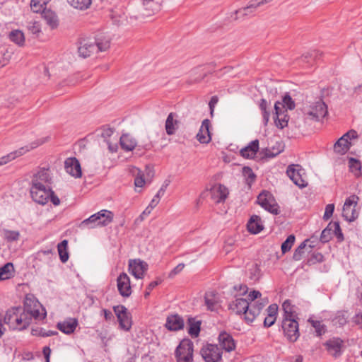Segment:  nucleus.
<instances>
[{"label": "nucleus", "mask_w": 362, "mask_h": 362, "mask_svg": "<svg viewBox=\"0 0 362 362\" xmlns=\"http://www.w3.org/2000/svg\"><path fill=\"white\" fill-rule=\"evenodd\" d=\"M110 46V37L105 33H99L94 37L81 40L78 52L81 57L86 58L90 57L91 54L106 51Z\"/></svg>", "instance_id": "1"}, {"label": "nucleus", "mask_w": 362, "mask_h": 362, "mask_svg": "<svg viewBox=\"0 0 362 362\" xmlns=\"http://www.w3.org/2000/svg\"><path fill=\"white\" fill-rule=\"evenodd\" d=\"M264 303H255L250 305L247 300L243 298H236L228 305L229 309L238 315H244L247 323L252 322L264 307Z\"/></svg>", "instance_id": "2"}, {"label": "nucleus", "mask_w": 362, "mask_h": 362, "mask_svg": "<svg viewBox=\"0 0 362 362\" xmlns=\"http://www.w3.org/2000/svg\"><path fill=\"white\" fill-rule=\"evenodd\" d=\"M29 314L25 313V308L21 306L13 307L7 310L4 316V324L10 329L23 330L29 326Z\"/></svg>", "instance_id": "3"}, {"label": "nucleus", "mask_w": 362, "mask_h": 362, "mask_svg": "<svg viewBox=\"0 0 362 362\" xmlns=\"http://www.w3.org/2000/svg\"><path fill=\"white\" fill-rule=\"evenodd\" d=\"M113 220V214L108 210H101L99 212L91 215L89 218L83 220L81 228H94L98 226H106Z\"/></svg>", "instance_id": "4"}, {"label": "nucleus", "mask_w": 362, "mask_h": 362, "mask_svg": "<svg viewBox=\"0 0 362 362\" xmlns=\"http://www.w3.org/2000/svg\"><path fill=\"white\" fill-rule=\"evenodd\" d=\"M303 113L305 119L317 122L327 115V107L322 100L319 99L310 105L304 107Z\"/></svg>", "instance_id": "5"}, {"label": "nucleus", "mask_w": 362, "mask_h": 362, "mask_svg": "<svg viewBox=\"0 0 362 362\" xmlns=\"http://www.w3.org/2000/svg\"><path fill=\"white\" fill-rule=\"evenodd\" d=\"M194 344L189 339L180 341L175 351L177 362H193Z\"/></svg>", "instance_id": "6"}, {"label": "nucleus", "mask_w": 362, "mask_h": 362, "mask_svg": "<svg viewBox=\"0 0 362 362\" xmlns=\"http://www.w3.org/2000/svg\"><path fill=\"white\" fill-rule=\"evenodd\" d=\"M47 138H42L37 139L33 142H32L30 144L25 146L23 147H21L18 148L16 151H14L13 152L9 153L8 154L0 158V166H2L4 165L7 164L8 163L11 162V160L16 159L18 157H20L25 154V153L30 151L32 149H34L37 148V146L43 144L47 141Z\"/></svg>", "instance_id": "7"}, {"label": "nucleus", "mask_w": 362, "mask_h": 362, "mask_svg": "<svg viewBox=\"0 0 362 362\" xmlns=\"http://www.w3.org/2000/svg\"><path fill=\"white\" fill-rule=\"evenodd\" d=\"M257 203L272 214H279V206L272 194L268 191L262 192L257 197Z\"/></svg>", "instance_id": "8"}, {"label": "nucleus", "mask_w": 362, "mask_h": 362, "mask_svg": "<svg viewBox=\"0 0 362 362\" xmlns=\"http://www.w3.org/2000/svg\"><path fill=\"white\" fill-rule=\"evenodd\" d=\"M359 200L356 195H351L346 199L342 209V216L345 220L351 222L355 221L358 216V211L356 207Z\"/></svg>", "instance_id": "9"}, {"label": "nucleus", "mask_w": 362, "mask_h": 362, "mask_svg": "<svg viewBox=\"0 0 362 362\" xmlns=\"http://www.w3.org/2000/svg\"><path fill=\"white\" fill-rule=\"evenodd\" d=\"M282 329L285 337L291 342L297 341L300 336L298 322L296 319L283 318Z\"/></svg>", "instance_id": "10"}, {"label": "nucleus", "mask_w": 362, "mask_h": 362, "mask_svg": "<svg viewBox=\"0 0 362 362\" xmlns=\"http://www.w3.org/2000/svg\"><path fill=\"white\" fill-rule=\"evenodd\" d=\"M30 191L33 201L42 205L48 202L49 197L52 194L49 186H31Z\"/></svg>", "instance_id": "11"}, {"label": "nucleus", "mask_w": 362, "mask_h": 362, "mask_svg": "<svg viewBox=\"0 0 362 362\" xmlns=\"http://www.w3.org/2000/svg\"><path fill=\"white\" fill-rule=\"evenodd\" d=\"M200 354L205 362H218L222 358V351L217 345L206 344L200 350Z\"/></svg>", "instance_id": "12"}, {"label": "nucleus", "mask_w": 362, "mask_h": 362, "mask_svg": "<svg viewBox=\"0 0 362 362\" xmlns=\"http://www.w3.org/2000/svg\"><path fill=\"white\" fill-rule=\"evenodd\" d=\"M286 174L293 182L300 188H303L307 185L306 181L303 178V175L305 174L304 170L300 165H289L287 167Z\"/></svg>", "instance_id": "13"}, {"label": "nucleus", "mask_w": 362, "mask_h": 362, "mask_svg": "<svg viewBox=\"0 0 362 362\" xmlns=\"http://www.w3.org/2000/svg\"><path fill=\"white\" fill-rule=\"evenodd\" d=\"M113 310L119 321L120 328L129 331L132 327V320L127 309L124 305H119L114 306Z\"/></svg>", "instance_id": "14"}, {"label": "nucleus", "mask_w": 362, "mask_h": 362, "mask_svg": "<svg viewBox=\"0 0 362 362\" xmlns=\"http://www.w3.org/2000/svg\"><path fill=\"white\" fill-rule=\"evenodd\" d=\"M260 6H262L258 0H251L249 1L247 6L236 10L231 15V18L234 20H238L248 16H252Z\"/></svg>", "instance_id": "15"}, {"label": "nucleus", "mask_w": 362, "mask_h": 362, "mask_svg": "<svg viewBox=\"0 0 362 362\" xmlns=\"http://www.w3.org/2000/svg\"><path fill=\"white\" fill-rule=\"evenodd\" d=\"M52 183V177L48 168H40L33 176L31 186H49Z\"/></svg>", "instance_id": "16"}, {"label": "nucleus", "mask_w": 362, "mask_h": 362, "mask_svg": "<svg viewBox=\"0 0 362 362\" xmlns=\"http://www.w3.org/2000/svg\"><path fill=\"white\" fill-rule=\"evenodd\" d=\"M148 269V264L139 259H129V270L136 279H142L145 272Z\"/></svg>", "instance_id": "17"}, {"label": "nucleus", "mask_w": 362, "mask_h": 362, "mask_svg": "<svg viewBox=\"0 0 362 362\" xmlns=\"http://www.w3.org/2000/svg\"><path fill=\"white\" fill-rule=\"evenodd\" d=\"M327 352L332 356L337 358L341 355L343 341L339 338H332L325 344Z\"/></svg>", "instance_id": "18"}, {"label": "nucleus", "mask_w": 362, "mask_h": 362, "mask_svg": "<svg viewBox=\"0 0 362 362\" xmlns=\"http://www.w3.org/2000/svg\"><path fill=\"white\" fill-rule=\"evenodd\" d=\"M117 288L119 294L123 297H129L132 293L130 279L126 273H122L117 279Z\"/></svg>", "instance_id": "19"}, {"label": "nucleus", "mask_w": 362, "mask_h": 362, "mask_svg": "<svg viewBox=\"0 0 362 362\" xmlns=\"http://www.w3.org/2000/svg\"><path fill=\"white\" fill-rule=\"evenodd\" d=\"M66 172L75 177H81V168L79 161L76 158H69L64 162Z\"/></svg>", "instance_id": "20"}, {"label": "nucleus", "mask_w": 362, "mask_h": 362, "mask_svg": "<svg viewBox=\"0 0 362 362\" xmlns=\"http://www.w3.org/2000/svg\"><path fill=\"white\" fill-rule=\"evenodd\" d=\"M29 302L30 303L31 300H29L28 298H26L24 304L25 308V313H28L30 316L29 317V325H30L32 322V319L34 318L35 320H41L45 318L46 317V312L42 309V311H44L42 313H40L38 308H36L38 305H37V303H35L34 304V308L33 309L31 308V305L29 304Z\"/></svg>", "instance_id": "21"}, {"label": "nucleus", "mask_w": 362, "mask_h": 362, "mask_svg": "<svg viewBox=\"0 0 362 362\" xmlns=\"http://www.w3.org/2000/svg\"><path fill=\"white\" fill-rule=\"evenodd\" d=\"M211 199L216 203L224 202L228 194V189L223 185H214L210 190Z\"/></svg>", "instance_id": "22"}, {"label": "nucleus", "mask_w": 362, "mask_h": 362, "mask_svg": "<svg viewBox=\"0 0 362 362\" xmlns=\"http://www.w3.org/2000/svg\"><path fill=\"white\" fill-rule=\"evenodd\" d=\"M210 121L208 119L203 120L199 132L197 134V140L202 144H208L211 139Z\"/></svg>", "instance_id": "23"}, {"label": "nucleus", "mask_w": 362, "mask_h": 362, "mask_svg": "<svg viewBox=\"0 0 362 362\" xmlns=\"http://www.w3.org/2000/svg\"><path fill=\"white\" fill-rule=\"evenodd\" d=\"M165 327L170 331L182 329L184 327V320L177 314L170 315L167 317Z\"/></svg>", "instance_id": "24"}, {"label": "nucleus", "mask_w": 362, "mask_h": 362, "mask_svg": "<svg viewBox=\"0 0 362 362\" xmlns=\"http://www.w3.org/2000/svg\"><path fill=\"white\" fill-rule=\"evenodd\" d=\"M218 341L222 349L228 352L234 350L235 348V344L232 336L225 332L219 334Z\"/></svg>", "instance_id": "25"}, {"label": "nucleus", "mask_w": 362, "mask_h": 362, "mask_svg": "<svg viewBox=\"0 0 362 362\" xmlns=\"http://www.w3.org/2000/svg\"><path fill=\"white\" fill-rule=\"evenodd\" d=\"M247 228L251 233H260L264 228L261 218L257 215H252L247 223Z\"/></svg>", "instance_id": "26"}, {"label": "nucleus", "mask_w": 362, "mask_h": 362, "mask_svg": "<svg viewBox=\"0 0 362 362\" xmlns=\"http://www.w3.org/2000/svg\"><path fill=\"white\" fill-rule=\"evenodd\" d=\"M175 113L170 112L165 120V129L166 134L169 136L175 134L179 127V121L175 119Z\"/></svg>", "instance_id": "27"}, {"label": "nucleus", "mask_w": 362, "mask_h": 362, "mask_svg": "<svg viewBox=\"0 0 362 362\" xmlns=\"http://www.w3.org/2000/svg\"><path fill=\"white\" fill-rule=\"evenodd\" d=\"M78 325V321L75 318H70L57 324V328L62 332L69 334L74 332Z\"/></svg>", "instance_id": "28"}, {"label": "nucleus", "mask_w": 362, "mask_h": 362, "mask_svg": "<svg viewBox=\"0 0 362 362\" xmlns=\"http://www.w3.org/2000/svg\"><path fill=\"white\" fill-rule=\"evenodd\" d=\"M259 150V141L255 139L240 150V155L245 158H253Z\"/></svg>", "instance_id": "29"}, {"label": "nucleus", "mask_w": 362, "mask_h": 362, "mask_svg": "<svg viewBox=\"0 0 362 362\" xmlns=\"http://www.w3.org/2000/svg\"><path fill=\"white\" fill-rule=\"evenodd\" d=\"M119 143L122 148L126 151H132L137 145L136 139L129 134H122Z\"/></svg>", "instance_id": "30"}, {"label": "nucleus", "mask_w": 362, "mask_h": 362, "mask_svg": "<svg viewBox=\"0 0 362 362\" xmlns=\"http://www.w3.org/2000/svg\"><path fill=\"white\" fill-rule=\"evenodd\" d=\"M143 5L146 12V16H151L160 8V4L157 0H143Z\"/></svg>", "instance_id": "31"}, {"label": "nucleus", "mask_w": 362, "mask_h": 362, "mask_svg": "<svg viewBox=\"0 0 362 362\" xmlns=\"http://www.w3.org/2000/svg\"><path fill=\"white\" fill-rule=\"evenodd\" d=\"M351 142L341 136L334 144V151L338 154L344 155L349 150Z\"/></svg>", "instance_id": "32"}, {"label": "nucleus", "mask_w": 362, "mask_h": 362, "mask_svg": "<svg viewBox=\"0 0 362 362\" xmlns=\"http://www.w3.org/2000/svg\"><path fill=\"white\" fill-rule=\"evenodd\" d=\"M42 17L45 21L46 23L51 27V28L53 29L57 27V16L51 10L44 9L42 13Z\"/></svg>", "instance_id": "33"}, {"label": "nucleus", "mask_w": 362, "mask_h": 362, "mask_svg": "<svg viewBox=\"0 0 362 362\" xmlns=\"http://www.w3.org/2000/svg\"><path fill=\"white\" fill-rule=\"evenodd\" d=\"M271 106L270 103H269L267 100L262 98L260 100L259 103V107L262 112L264 124L267 125L270 117V110L269 107Z\"/></svg>", "instance_id": "34"}, {"label": "nucleus", "mask_w": 362, "mask_h": 362, "mask_svg": "<svg viewBox=\"0 0 362 362\" xmlns=\"http://www.w3.org/2000/svg\"><path fill=\"white\" fill-rule=\"evenodd\" d=\"M285 107H282L281 102L276 101L274 104V119L276 126L280 129H283L284 127V124L281 123V119L279 116L284 112Z\"/></svg>", "instance_id": "35"}, {"label": "nucleus", "mask_w": 362, "mask_h": 362, "mask_svg": "<svg viewBox=\"0 0 362 362\" xmlns=\"http://www.w3.org/2000/svg\"><path fill=\"white\" fill-rule=\"evenodd\" d=\"M187 324L189 326L188 333L192 337H197L200 332L201 322L197 321L194 318L190 317L188 319Z\"/></svg>", "instance_id": "36"}, {"label": "nucleus", "mask_w": 362, "mask_h": 362, "mask_svg": "<svg viewBox=\"0 0 362 362\" xmlns=\"http://www.w3.org/2000/svg\"><path fill=\"white\" fill-rule=\"evenodd\" d=\"M282 308L284 313V318H297V314L296 313L295 308L293 305H291L288 300H286L284 302Z\"/></svg>", "instance_id": "37"}, {"label": "nucleus", "mask_w": 362, "mask_h": 362, "mask_svg": "<svg viewBox=\"0 0 362 362\" xmlns=\"http://www.w3.org/2000/svg\"><path fill=\"white\" fill-rule=\"evenodd\" d=\"M205 304L211 311L216 310L218 307V301L214 292H207L205 294Z\"/></svg>", "instance_id": "38"}, {"label": "nucleus", "mask_w": 362, "mask_h": 362, "mask_svg": "<svg viewBox=\"0 0 362 362\" xmlns=\"http://www.w3.org/2000/svg\"><path fill=\"white\" fill-rule=\"evenodd\" d=\"M68 241L66 240H62L58 244L57 249L62 262L65 263L69 259V252L67 250Z\"/></svg>", "instance_id": "39"}, {"label": "nucleus", "mask_w": 362, "mask_h": 362, "mask_svg": "<svg viewBox=\"0 0 362 362\" xmlns=\"http://www.w3.org/2000/svg\"><path fill=\"white\" fill-rule=\"evenodd\" d=\"M10 40L16 44L22 46L25 42L24 34L19 30H15L11 32L9 35Z\"/></svg>", "instance_id": "40"}, {"label": "nucleus", "mask_w": 362, "mask_h": 362, "mask_svg": "<svg viewBox=\"0 0 362 362\" xmlns=\"http://www.w3.org/2000/svg\"><path fill=\"white\" fill-rule=\"evenodd\" d=\"M13 266L12 263H6L4 267L0 268V281L9 279L12 275Z\"/></svg>", "instance_id": "41"}, {"label": "nucleus", "mask_w": 362, "mask_h": 362, "mask_svg": "<svg viewBox=\"0 0 362 362\" xmlns=\"http://www.w3.org/2000/svg\"><path fill=\"white\" fill-rule=\"evenodd\" d=\"M68 2L74 8L83 10L90 6L91 0H68Z\"/></svg>", "instance_id": "42"}, {"label": "nucleus", "mask_w": 362, "mask_h": 362, "mask_svg": "<svg viewBox=\"0 0 362 362\" xmlns=\"http://www.w3.org/2000/svg\"><path fill=\"white\" fill-rule=\"evenodd\" d=\"M4 239L8 242L16 241L20 238V233L17 230H3Z\"/></svg>", "instance_id": "43"}, {"label": "nucleus", "mask_w": 362, "mask_h": 362, "mask_svg": "<svg viewBox=\"0 0 362 362\" xmlns=\"http://www.w3.org/2000/svg\"><path fill=\"white\" fill-rule=\"evenodd\" d=\"M242 172H243V176L246 179L247 183L249 185H250L252 183H253L255 182L256 175L250 167H248V166L243 167Z\"/></svg>", "instance_id": "44"}, {"label": "nucleus", "mask_w": 362, "mask_h": 362, "mask_svg": "<svg viewBox=\"0 0 362 362\" xmlns=\"http://www.w3.org/2000/svg\"><path fill=\"white\" fill-rule=\"evenodd\" d=\"M31 333L34 336H41L43 337H50L57 334V332L52 330H45L43 328L32 329Z\"/></svg>", "instance_id": "45"}, {"label": "nucleus", "mask_w": 362, "mask_h": 362, "mask_svg": "<svg viewBox=\"0 0 362 362\" xmlns=\"http://www.w3.org/2000/svg\"><path fill=\"white\" fill-rule=\"evenodd\" d=\"M295 239L294 235H290L287 237L286 240L281 245V251L283 254H285L291 250L295 242Z\"/></svg>", "instance_id": "46"}, {"label": "nucleus", "mask_w": 362, "mask_h": 362, "mask_svg": "<svg viewBox=\"0 0 362 362\" xmlns=\"http://www.w3.org/2000/svg\"><path fill=\"white\" fill-rule=\"evenodd\" d=\"M47 0H31L30 8L35 13L43 11V6L46 5Z\"/></svg>", "instance_id": "47"}, {"label": "nucleus", "mask_w": 362, "mask_h": 362, "mask_svg": "<svg viewBox=\"0 0 362 362\" xmlns=\"http://www.w3.org/2000/svg\"><path fill=\"white\" fill-rule=\"evenodd\" d=\"M328 226L332 228V233L333 232L335 234L339 241H342L344 240V236L339 222H331L328 224Z\"/></svg>", "instance_id": "48"}, {"label": "nucleus", "mask_w": 362, "mask_h": 362, "mask_svg": "<svg viewBox=\"0 0 362 362\" xmlns=\"http://www.w3.org/2000/svg\"><path fill=\"white\" fill-rule=\"evenodd\" d=\"M282 107H286L288 110L295 108V103L288 93H286L282 98Z\"/></svg>", "instance_id": "49"}, {"label": "nucleus", "mask_w": 362, "mask_h": 362, "mask_svg": "<svg viewBox=\"0 0 362 362\" xmlns=\"http://www.w3.org/2000/svg\"><path fill=\"white\" fill-rule=\"evenodd\" d=\"M309 240H305L296 249L293 254V259L295 260H300L302 258V256L304 253V249L306 247V243L308 242Z\"/></svg>", "instance_id": "50"}, {"label": "nucleus", "mask_w": 362, "mask_h": 362, "mask_svg": "<svg viewBox=\"0 0 362 362\" xmlns=\"http://www.w3.org/2000/svg\"><path fill=\"white\" fill-rule=\"evenodd\" d=\"M311 323H312L313 327L315 329L317 336H321L322 334L325 333V331H326L325 326L323 324H322L320 321L312 320Z\"/></svg>", "instance_id": "51"}, {"label": "nucleus", "mask_w": 362, "mask_h": 362, "mask_svg": "<svg viewBox=\"0 0 362 362\" xmlns=\"http://www.w3.org/2000/svg\"><path fill=\"white\" fill-rule=\"evenodd\" d=\"M332 228L327 226L321 233L320 241L324 243L329 242L332 238Z\"/></svg>", "instance_id": "52"}, {"label": "nucleus", "mask_w": 362, "mask_h": 362, "mask_svg": "<svg viewBox=\"0 0 362 362\" xmlns=\"http://www.w3.org/2000/svg\"><path fill=\"white\" fill-rule=\"evenodd\" d=\"M28 29L31 33L34 35H38L41 31L40 25L37 22L29 23Z\"/></svg>", "instance_id": "53"}, {"label": "nucleus", "mask_w": 362, "mask_h": 362, "mask_svg": "<svg viewBox=\"0 0 362 362\" xmlns=\"http://www.w3.org/2000/svg\"><path fill=\"white\" fill-rule=\"evenodd\" d=\"M334 210V204H329L325 207V214L323 216V218L325 221H327L329 219V218L332 216L333 212Z\"/></svg>", "instance_id": "54"}, {"label": "nucleus", "mask_w": 362, "mask_h": 362, "mask_svg": "<svg viewBox=\"0 0 362 362\" xmlns=\"http://www.w3.org/2000/svg\"><path fill=\"white\" fill-rule=\"evenodd\" d=\"M349 164L352 171H356L361 169V163L355 158H351L349 160Z\"/></svg>", "instance_id": "55"}, {"label": "nucleus", "mask_w": 362, "mask_h": 362, "mask_svg": "<svg viewBox=\"0 0 362 362\" xmlns=\"http://www.w3.org/2000/svg\"><path fill=\"white\" fill-rule=\"evenodd\" d=\"M185 267V264L182 263L179 264L177 265L170 273H169V278H173L175 275L179 274L180 272L182 271V269Z\"/></svg>", "instance_id": "56"}, {"label": "nucleus", "mask_w": 362, "mask_h": 362, "mask_svg": "<svg viewBox=\"0 0 362 362\" xmlns=\"http://www.w3.org/2000/svg\"><path fill=\"white\" fill-rule=\"evenodd\" d=\"M136 170L139 171V173L134 179V185L137 187H141L145 184V180L143 175H140V171L138 169H136Z\"/></svg>", "instance_id": "57"}, {"label": "nucleus", "mask_w": 362, "mask_h": 362, "mask_svg": "<svg viewBox=\"0 0 362 362\" xmlns=\"http://www.w3.org/2000/svg\"><path fill=\"white\" fill-rule=\"evenodd\" d=\"M342 137L344 139H346V140H348V141H349V140H351V139H356L358 137V133L356 131H355L354 129H351L349 132H347L346 134H344L342 136Z\"/></svg>", "instance_id": "58"}, {"label": "nucleus", "mask_w": 362, "mask_h": 362, "mask_svg": "<svg viewBox=\"0 0 362 362\" xmlns=\"http://www.w3.org/2000/svg\"><path fill=\"white\" fill-rule=\"evenodd\" d=\"M160 283V281H151L146 288V291L144 293V297L147 298L151 293V291L156 286H157Z\"/></svg>", "instance_id": "59"}, {"label": "nucleus", "mask_w": 362, "mask_h": 362, "mask_svg": "<svg viewBox=\"0 0 362 362\" xmlns=\"http://www.w3.org/2000/svg\"><path fill=\"white\" fill-rule=\"evenodd\" d=\"M276 317H272V315H270V316L267 315V317H266L264 320V327H269L273 325L276 321Z\"/></svg>", "instance_id": "60"}, {"label": "nucleus", "mask_w": 362, "mask_h": 362, "mask_svg": "<svg viewBox=\"0 0 362 362\" xmlns=\"http://www.w3.org/2000/svg\"><path fill=\"white\" fill-rule=\"evenodd\" d=\"M268 315L270 316V315H272V317H276L277 311H278V306L276 304H272L270 305L267 310Z\"/></svg>", "instance_id": "61"}, {"label": "nucleus", "mask_w": 362, "mask_h": 362, "mask_svg": "<svg viewBox=\"0 0 362 362\" xmlns=\"http://www.w3.org/2000/svg\"><path fill=\"white\" fill-rule=\"evenodd\" d=\"M218 101V98L216 95L211 97V98L209 101V108H210V113L211 115H213L214 107H215L216 105L217 104Z\"/></svg>", "instance_id": "62"}, {"label": "nucleus", "mask_w": 362, "mask_h": 362, "mask_svg": "<svg viewBox=\"0 0 362 362\" xmlns=\"http://www.w3.org/2000/svg\"><path fill=\"white\" fill-rule=\"evenodd\" d=\"M49 200L52 202V203L54 206H58L60 204V200L59 197L54 194V192L52 190V194L49 197Z\"/></svg>", "instance_id": "63"}, {"label": "nucleus", "mask_w": 362, "mask_h": 362, "mask_svg": "<svg viewBox=\"0 0 362 362\" xmlns=\"http://www.w3.org/2000/svg\"><path fill=\"white\" fill-rule=\"evenodd\" d=\"M261 296V293L258 291H252V292H250L248 295V299L250 300V301H253L255 300V299H257V298L260 297Z\"/></svg>", "instance_id": "64"}]
</instances>
